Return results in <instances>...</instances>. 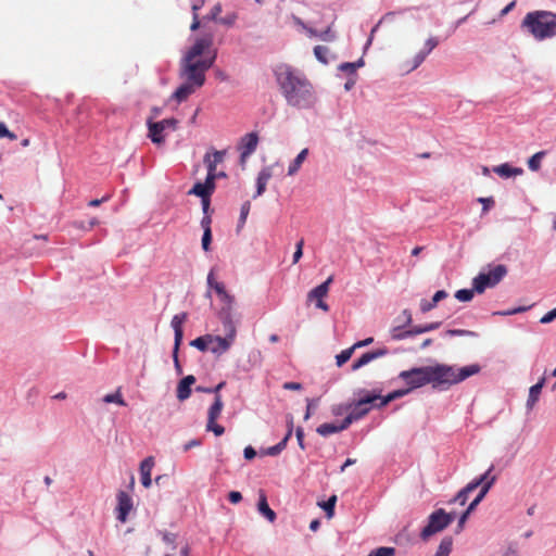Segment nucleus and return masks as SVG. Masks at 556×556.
<instances>
[{
  "label": "nucleus",
  "instance_id": "1",
  "mask_svg": "<svg viewBox=\"0 0 556 556\" xmlns=\"http://www.w3.org/2000/svg\"><path fill=\"white\" fill-rule=\"evenodd\" d=\"M481 366L470 364L464 367L437 363L430 366L413 367L399 374V378L405 381L410 393L415 389L431 384L434 390L447 391L452 386L460 383L469 377L479 374Z\"/></svg>",
  "mask_w": 556,
  "mask_h": 556
},
{
  "label": "nucleus",
  "instance_id": "2",
  "mask_svg": "<svg viewBox=\"0 0 556 556\" xmlns=\"http://www.w3.org/2000/svg\"><path fill=\"white\" fill-rule=\"evenodd\" d=\"M211 36L198 38L181 60L180 74L186 83L174 92L173 98L182 102L205 83V73L213 66L216 52L206 53L212 47Z\"/></svg>",
  "mask_w": 556,
  "mask_h": 556
},
{
  "label": "nucleus",
  "instance_id": "3",
  "mask_svg": "<svg viewBox=\"0 0 556 556\" xmlns=\"http://www.w3.org/2000/svg\"><path fill=\"white\" fill-rule=\"evenodd\" d=\"M280 90L288 104L296 108H308L314 101L313 86L299 70L290 65H280Z\"/></svg>",
  "mask_w": 556,
  "mask_h": 556
},
{
  "label": "nucleus",
  "instance_id": "4",
  "mask_svg": "<svg viewBox=\"0 0 556 556\" xmlns=\"http://www.w3.org/2000/svg\"><path fill=\"white\" fill-rule=\"evenodd\" d=\"M521 28L539 41L553 38L556 36V13L543 10L529 12L521 22Z\"/></svg>",
  "mask_w": 556,
  "mask_h": 556
},
{
  "label": "nucleus",
  "instance_id": "5",
  "mask_svg": "<svg viewBox=\"0 0 556 556\" xmlns=\"http://www.w3.org/2000/svg\"><path fill=\"white\" fill-rule=\"evenodd\" d=\"M456 518V513H447L438 508L428 516L427 525L420 531L422 541H428L432 535L446 529Z\"/></svg>",
  "mask_w": 556,
  "mask_h": 556
},
{
  "label": "nucleus",
  "instance_id": "6",
  "mask_svg": "<svg viewBox=\"0 0 556 556\" xmlns=\"http://www.w3.org/2000/svg\"><path fill=\"white\" fill-rule=\"evenodd\" d=\"M489 270L480 271L473 279L472 286L478 294H482L488 288L497 286L507 275L508 269L504 264L489 265Z\"/></svg>",
  "mask_w": 556,
  "mask_h": 556
},
{
  "label": "nucleus",
  "instance_id": "7",
  "mask_svg": "<svg viewBox=\"0 0 556 556\" xmlns=\"http://www.w3.org/2000/svg\"><path fill=\"white\" fill-rule=\"evenodd\" d=\"M147 126L149 130L148 137L151 139V141L155 144H163L165 141L164 131L166 129L176 130L178 126V119L172 117L160 122H154L152 118H148Z\"/></svg>",
  "mask_w": 556,
  "mask_h": 556
},
{
  "label": "nucleus",
  "instance_id": "8",
  "mask_svg": "<svg viewBox=\"0 0 556 556\" xmlns=\"http://www.w3.org/2000/svg\"><path fill=\"white\" fill-rule=\"evenodd\" d=\"M224 327L226 331L225 338L211 334L208 348L216 355L225 353L230 348L236 336V328L231 320L224 321Z\"/></svg>",
  "mask_w": 556,
  "mask_h": 556
},
{
  "label": "nucleus",
  "instance_id": "9",
  "mask_svg": "<svg viewBox=\"0 0 556 556\" xmlns=\"http://www.w3.org/2000/svg\"><path fill=\"white\" fill-rule=\"evenodd\" d=\"M224 154H225L224 151H215L212 155L206 154L204 156V163L206 164V167H207V176H206L204 184H202V185L205 186V188L208 190V192L211 194L215 190L216 167H217V164L223 162Z\"/></svg>",
  "mask_w": 556,
  "mask_h": 556
},
{
  "label": "nucleus",
  "instance_id": "10",
  "mask_svg": "<svg viewBox=\"0 0 556 556\" xmlns=\"http://www.w3.org/2000/svg\"><path fill=\"white\" fill-rule=\"evenodd\" d=\"M257 143L258 137L256 132L247 134L241 138L238 150L240 151V163L242 166L247 159L255 151Z\"/></svg>",
  "mask_w": 556,
  "mask_h": 556
},
{
  "label": "nucleus",
  "instance_id": "11",
  "mask_svg": "<svg viewBox=\"0 0 556 556\" xmlns=\"http://www.w3.org/2000/svg\"><path fill=\"white\" fill-rule=\"evenodd\" d=\"M215 292L217 293L220 302L223 303L222 307V315L224 318V321L231 320V311L235 305V298L233 295L229 294L224 285H215Z\"/></svg>",
  "mask_w": 556,
  "mask_h": 556
},
{
  "label": "nucleus",
  "instance_id": "12",
  "mask_svg": "<svg viewBox=\"0 0 556 556\" xmlns=\"http://www.w3.org/2000/svg\"><path fill=\"white\" fill-rule=\"evenodd\" d=\"M382 389H372L370 391H367L365 389H357L354 391V395H358L357 405L358 406H365L371 405V408H375V405L380 402Z\"/></svg>",
  "mask_w": 556,
  "mask_h": 556
},
{
  "label": "nucleus",
  "instance_id": "13",
  "mask_svg": "<svg viewBox=\"0 0 556 556\" xmlns=\"http://www.w3.org/2000/svg\"><path fill=\"white\" fill-rule=\"evenodd\" d=\"M132 508V500L131 497L124 491H121L117 494V519L121 522H125L127 520V516Z\"/></svg>",
  "mask_w": 556,
  "mask_h": 556
},
{
  "label": "nucleus",
  "instance_id": "14",
  "mask_svg": "<svg viewBox=\"0 0 556 556\" xmlns=\"http://www.w3.org/2000/svg\"><path fill=\"white\" fill-rule=\"evenodd\" d=\"M187 319V313L177 314L172 318L170 325L174 329L175 333V341L174 344H176V350H179V346L182 342L184 338V330L182 325Z\"/></svg>",
  "mask_w": 556,
  "mask_h": 556
},
{
  "label": "nucleus",
  "instance_id": "15",
  "mask_svg": "<svg viewBox=\"0 0 556 556\" xmlns=\"http://www.w3.org/2000/svg\"><path fill=\"white\" fill-rule=\"evenodd\" d=\"M257 511L270 522L276 520V513L269 507L266 494L263 490L258 491Z\"/></svg>",
  "mask_w": 556,
  "mask_h": 556
},
{
  "label": "nucleus",
  "instance_id": "16",
  "mask_svg": "<svg viewBox=\"0 0 556 556\" xmlns=\"http://www.w3.org/2000/svg\"><path fill=\"white\" fill-rule=\"evenodd\" d=\"M154 467V458L152 456H149L144 458L140 464V475H141V483L144 488H150L152 480H151V472Z\"/></svg>",
  "mask_w": 556,
  "mask_h": 556
},
{
  "label": "nucleus",
  "instance_id": "17",
  "mask_svg": "<svg viewBox=\"0 0 556 556\" xmlns=\"http://www.w3.org/2000/svg\"><path fill=\"white\" fill-rule=\"evenodd\" d=\"M195 382V378L192 375L182 378L177 387V397L179 401L187 400L191 394V386Z\"/></svg>",
  "mask_w": 556,
  "mask_h": 556
},
{
  "label": "nucleus",
  "instance_id": "18",
  "mask_svg": "<svg viewBox=\"0 0 556 556\" xmlns=\"http://www.w3.org/2000/svg\"><path fill=\"white\" fill-rule=\"evenodd\" d=\"M493 172L502 178H510L521 175L523 169L521 167L511 166L509 163H503L501 165L494 166Z\"/></svg>",
  "mask_w": 556,
  "mask_h": 556
},
{
  "label": "nucleus",
  "instance_id": "19",
  "mask_svg": "<svg viewBox=\"0 0 556 556\" xmlns=\"http://www.w3.org/2000/svg\"><path fill=\"white\" fill-rule=\"evenodd\" d=\"M407 394H408V390H405V389L393 390L386 395L381 394L380 402H378V404L375 405V408L381 409V408L386 407L387 405H389L391 402H393L397 399H401Z\"/></svg>",
  "mask_w": 556,
  "mask_h": 556
},
{
  "label": "nucleus",
  "instance_id": "20",
  "mask_svg": "<svg viewBox=\"0 0 556 556\" xmlns=\"http://www.w3.org/2000/svg\"><path fill=\"white\" fill-rule=\"evenodd\" d=\"M332 281H333V277L329 276L324 282H321L320 285L313 288L308 292V300L309 301H313L314 299L321 300L324 296H326Z\"/></svg>",
  "mask_w": 556,
  "mask_h": 556
},
{
  "label": "nucleus",
  "instance_id": "21",
  "mask_svg": "<svg viewBox=\"0 0 556 556\" xmlns=\"http://www.w3.org/2000/svg\"><path fill=\"white\" fill-rule=\"evenodd\" d=\"M545 377H542L535 384H533L529 390V395L527 400V407L532 408L534 404L539 401L542 389L545 384Z\"/></svg>",
  "mask_w": 556,
  "mask_h": 556
},
{
  "label": "nucleus",
  "instance_id": "22",
  "mask_svg": "<svg viewBox=\"0 0 556 556\" xmlns=\"http://www.w3.org/2000/svg\"><path fill=\"white\" fill-rule=\"evenodd\" d=\"M480 503L473 498L470 502V504L467 506V508L460 514V516L458 518L457 527H456V530H455V532L457 534L460 533L464 530L466 521L468 520L469 516L471 515L472 511H475V509L477 508V506Z\"/></svg>",
  "mask_w": 556,
  "mask_h": 556
},
{
  "label": "nucleus",
  "instance_id": "23",
  "mask_svg": "<svg viewBox=\"0 0 556 556\" xmlns=\"http://www.w3.org/2000/svg\"><path fill=\"white\" fill-rule=\"evenodd\" d=\"M223 407L224 403L222 400V395L215 396L214 403L211 405L207 412V421H216V419L220 416Z\"/></svg>",
  "mask_w": 556,
  "mask_h": 556
},
{
  "label": "nucleus",
  "instance_id": "24",
  "mask_svg": "<svg viewBox=\"0 0 556 556\" xmlns=\"http://www.w3.org/2000/svg\"><path fill=\"white\" fill-rule=\"evenodd\" d=\"M476 489L477 486H475L472 481H470L466 486H464L462 490L457 492V494L453 497L451 503H458L462 506L465 505L468 500V495Z\"/></svg>",
  "mask_w": 556,
  "mask_h": 556
},
{
  "label": "nucleus",
  "instance_id": "25",
  "mask_svg": "<svg viewBox=\"0 0 556 556\" xmlns=\"http://www.w3.org/2000/svg\"><path fill=\"white\" fill-rule=\"evenodd\" d=\"M308 155V149L305 148L300 151V153L295 156V159L291 162L288 168V175L292 176L299 172L303 162L306 160Z\"/></svg>",
  "mask_w": 556,
  "mask_h": 556
},
{
  "label": "nucleus",
  "instance_id": "26",
  "mask_svg": "<svg viewBox=\"0 0 556 556\" xmlns=\"http://www.w3.org/2000/svg\"><path fill=\"white\" fill-rule=\"evenodd\" d=\"M306 31L311 37H318L320 40L326 42L334 41L337 38L336 34L331 30L330 27H327L325 30L321 31H318L311 27L306 28Z\"/></svg>",
  "mask_w": 556,
  "mask_h": 556
},
{
  "label": "nucleus",
  "instance_id": "27",
  "mask_svg": "<svg viewBox=\"0 0 556 556\" xmlns=\"http://www.w3.org/2000/svg\"><path fill=\"white\" fill-rule=\"evenodd\" d=\"M337 500V495H331L328 500L318 502V506L325 511L328 519L334 516Z\"/></svg>",
  "mask_w": 556,
  "mask_h": 556
},
{
  "label": "nucleus",
  "instance_id": "28",
  "mask_svg": "<svg viewBox=\"0 0 556 556\" xmlns=\"http://www.w3.org/2000/svg\"><path fill=\"white\" fill-rule=\"evenodd\" d=\"M452 547L453 538L446 535L441 540L434 556H448L452 552Z\"/></svg>",
  "mask_w": 556,
  "mask_h": 556
},
{
  "label": "nucleus",
  "instance_id": "29",
  "mask_svg": "<svg viewBox=\"0 0 556 556\" xmlns=\"http://www.w3.org/2000/svg\"><path fill=\"white\" fill-rule=\"evenodd\" d=\"M406 325L395 326L391 329V338L395 341H401L406 338L413 337L412 329L404 330Z\"/></svg>",
  "mask_w": 556,
  "mask_h": 556
},
{
  "label": "nucleus",
  "instance_id": "30",
  "mask_svg": "<svg viewBox=\"0 0 556 556\" xmlns=\"http://www.w3.org/2000/svg\"><path fill=\"white\" fill-rule=\"evenodd\" d=\"M349 406L351 408L349 414H351L355 421L362 419L370 412V407L358 406L357 401L350 404Z\"/></svg>",
  "mask_w": 556,
  "mask_h": 556
},
{
  "label": "nucleus",
  "instance_id": "31",
  "mask_svg": "<svg viewBox=\"0 0 556 556\" xmlns=\"http://www.w3.org/2000/svg\"><path fill=\"white\" fill-rule=\"evenodd\" d=\"M316 432L321 437H329L331 434L338 433L339 428L334 422H325L317 427Z\"/></svg>",
  "mask_w": 556,
  "mask_h": 556
},
{
  "label": "nucleus",
  "instance_id": "32",
  "mask_svg": "<svg viewBox=\"0 0 556 556\" xmlns=\"http://www.w3.org/2000/svg\"><path fill=\"white\" fill-rule=\"evenodd\" d=\"M441 326V321H434L426 325H417L412 327V334L417 336L426 332H430L432 330L438 329Z\"/></svg>",
  "mask_w": 556,
  "mask_h": 556
},
{
  "label": "nucleus",
  "instance_id": "33",
  "mask_svg": "<svg viewBox=\"0 0 556 556\" xmlns=\"http://www.w3.org/2000/svg\"><path fill=\"white\" fill-rule=\"evenodd\" d=\"M330 53V50L326 46H316L314 47V55L315 58L323 64L327 65L329 64L328 55Z\"/></svg>",
  "mask_w": 556,
  "mask_h": 556
},
{
  "label": "nucleus",
  "instance_id": "34",
  "mask_svg": "<svg viewBox=\"0 0 556 556\" xmlns=\"http://www.w3.org/2000/svg\"><path fill=\"white\" fill-rule=\"evenodd\" d=\"M545 151H539L534 153L529 160H528V167L532 172H536L541 167L542 159L545 155Z\"/></svg>",
  "mask_w": 556,
  "mask_h": 556
},
{
  "label": "nucleus",
  "instance_id": "35",
  "mask_svg": "<svg viewBox=\"0 0 556 556\" xmlns=\"http://www.w3.org/2000/svg\"><path fill=\"white\" fill-rule=\"evenodd\" d=\"M372 361H374L372 356H371L370 352L368 351V352L362 354L357 359H355L352 363L351 369L353 371H356Z\"/></svg>",
  "mask_w": 556,
  "mask_h": 556
},
{
  "label": "nucleus",
  "instance_id": "36",
  "mask_svg": "<svg viewBox=\"0 0 556 556\" xmlns=\"http://www.w3.org/2000/svg\"><path fill=\"white\" fill-rule=\"evenodd\" d=\"M210 341H211V334H205V336L198 337L197 339L192 340L190 342V345L197 348L198 350H200L202 352H204L206 350L210 351V348H208Z\"/></svg>",
  "mask_w": 556,
  "mask_h": 556
},
{
  "label": "nucleus",
  "instance_id": "37",
  "mask_svg": "<svg viewBox=\"0 0 556 556\" xmlns=\"http://www.w3.org/2000/svg\"><path fill=\"white\" fill-rule=\"evenodd\" d=\"M475 293H477V291L475 290V287L472 286L471 289H459L455 292L454 296L459 301V302H469L472 300Z\"/></svg>",
  "mask_w": 556,
  "mask_h": 556
},
{
  "label": "nucleus",
  "instance_id": "38",
  "mask_svg": "<svg viewBox=\"0 0 556 556\" xmlns=\"http://www.w3.org/2000/svg\"><path fill=\"white\" fill-rule=\"evenodd\" d=\"M495 481H496V476L493 475V477H491L488 482H485L483 485H480L481 489H480L478 495L475 497V500L478 501L479 503H481L483 501V498L485 497V495L488 494V492L493 486V484L495 483Z\"/></svg>",
  "mask_w": 556,
  "mask_h": 556
},
{
  "label": "nucleus",
  "instance_id": "39",
  "mask_svg": "<svg viewBox=\"0 0 556 556\" xmlns=\"http://www.w3.org/2000/svg\"><path fill=\"white\" fill-rule=\"evenodd\" d=\"M103 402L115 403L121 406H126V402L124 401L122 393H121V388H118L115 393L106 394L103 397Z\"/></svg>",
  "mask_w": 556,
  "mask_h": 556
},
{
  "label": "nucleus",
  "instance_id": "40",
  "mask_svg": "<svg viewBox=\"0 0 556 556\" xmlns=\"http://www.w3.org/2000/svg\"><path fill=\"white\" fill-rule=\"evenodd\" d=\"M353 352H354V348H352V346L341 351L336 356V364H337V366L338 367L343 366L352 357Z\"/></svg>",
  "mask_w": 556,
  "mask_h": 556
},
{
  "label": "nucleus",
  "instance_id": "41",
  "mask_svg": "<svg viewBox=\"0 0 556 556\" xmlns=\"http://www.w3.org/2000/svg\"><path fill=\"white\" fill-rule=\"evenodd\" d=\"M250 210H251V203H250V201H245L241 205L240 217H239V223H238V227H237L238 231L244 226L245 220L249 216Z\"/></svg>",
  "mask_w": 556,
  "mask_h": 556
},
{
  "label": "nucleus",
  "instance_id": "42",
  "mask_svg": "<svg viewBox=\"0 0 556 556\" xmlns=\"http://www.w3.org/2000/svg\"><path fill=\"white\" fill-rule=\"evenodd\" d=\"M189 194H194L201 198V200L205 198H210L211 193L205 188V186L202 185V182H197L192 189L189 191Z\"/></svg>",
  "mask_w": 556,
  "mask_h": 556
},
{
  "label": "nucleus",
  "instance_id": "43",
  "mask_svg": "<svg viewBox=\"0 0 556 556\" xmlns=\"http://www.w3.org/2000/svg\"><path fill=\"white\" fill-rule=\"evenodd\" d=\"M445 336H448V337H472V338H476V337H478V333L475 332V331H471V330H466V329H447L445 331Z\"/></svg>",
  "mask_w": 556,
  "mask_h": 556
},
{
  "label": "nucleus",
  "instance_id": "44",
  "mask_svg": "<svg viewBox=\"0 0 556 556\" xmlns=\"http://www.w3.org/2000/svg\"><path fill=\"white\" fill-rule=\"evenodd\" d=\"M394 12H388L387 14H384L382 16V18L372 27L371 31H370V36L368 38V40L366 41V45H365V50L371 45L372 42V36L377 31L378 27L380 26V24L384 21H389V20H392L393 16H394Z\"/></svg>",
  "mask_w": 556,
  "mask_h": 556
},
{
  "label": "nucleus",
  "instance_id": "45",
  "mask_svg": "<svg viewBox=\"0 0 556 556\" xmlns=\"http://www.w3.org/2000/svg\"><path fill=\"white\" fill-rule=\"evenodd\" d=\"M493 469H494V466L491 465L490 468L485 472H483L482 475H480V476L476 477L473 480H471L472 483L475 484V486H477V489L480 485H483L485 482H488L491 477H493L491 475Z\"/></svg>",
  "mask_w": 556,
  "mask_h": 556
},
{
  "label": "nucleus",
  "instance_id": "46",
  "mask_svg": "<svg viewBox=\"0 0 556 556\" xmlns=\"http://www.w3.org/2000/svg\"><path fill=\"white\" fill-rule=\"evenodd\" d=\"M530 308V306H518V307H514L511 309H507V311H496L493 313V315H496V316H511V315H516V314H519V313H523L526 311H528Z\"/></svg>",
  "mask_w": 556,
  "mask_h": 556
},
{
  "label": "nucleus",
  "instance_id": "47",
  "mask_svg": "<svg viewBox=\"0 0 556 556\" xmlns=\"http://www.w3.org/2000/svg\"><path fill=\"white\" fill-rule=\"evenodd\" d=\"M395 549L393 547L382 546L369 553V556H394Z\"/></svg>",
  "mask_w": 556,
  "mask_h": 556
},
{
  "label": "nucleus",
  "instance_id": "48",
  "mask_svg": "<svg viewBox=\"0 0 556 556\" xmlns=\"http://www.w3.org/2000/svg\"><path fill=\"white\" fill-rule=\"evenodd\" d=\"M338 70L348 73L349 77H357L355 66L352 62H343L338 66Z\"/></svg>",
  "mask_w": 556,
  "mask_h": 556
},
{
  "label": "nucleus",
  "instance_id": "49",
  "mask_svg": "<svg viewBox=\"0 0 556 556\" xmlns=\"http://www.w3.org/2000/svg\"><path fill=\"white\" fill-rule=\"evenodd\" d=\"M439 45V40L435 37H430L426 40L421 51L428 55Z\"/></svg>",
  "mask_w": 556,
  "mask_h": 556
},
{
  "label": "nucleus",
  "instance_id": "50",
  "mask_svg": "<svg viewBox=\"0 0 556 556\" xmlns=\"http://www.w3.org/2000/svg\"><path fill=\"white\" fill-rule=\"evenodd\" d=\"M206 430L212 431L216 437H220L225 432V428L223 426L216 424V421H212V424H211V421H207Z\"/></svg>",
  "mask_w": 556,
  "mask_h": 556
},
{
  "label": "nucleus",
  "instance_id": "51",
  "mask_svg": "<svg viewBox=\"0 0 556 556\" xmlns=\"http://www.w3.org/2000/svg\"><path fill=\"white\" fill-rule=\"evenodd\" d=\"M3 137L9 138L11 141L17 139L16 135L13 134L12 131H10L7 127V125L3 122H1L0 123V138H3Z\"/></svg>",
  "mask_w": 556,
  "mask_h": 556
},
{
  "label": "nucleus",
  "instance_id": "52",
  "mask_svg": "<svg viewBox=\"0 0 556 556\" xmlns=\"http://www.w3.org/2000/svg\"><path fill=\"white\" fill-rule=\"evenodd\" d=\"M303 244H304L303 239H301L296 243L295 251L293 253L292 264H296L300 261V258L302 257V255H303Z\"/></svg>",
  "mask_w": 556,
  "mask_h": 556
},
{
  "label": "nucleus",
  "instance_id": "53",
  "mask_svg": "<svg viewBox=\"0 0 556 556\" xmlns=\"http://www.w3.org/2000/svg\"><path fill=\"white\" fill-rule=\"evenodd\" d=\"M222 12L220 3H216L212 9L210 14L206 16L207 20H212L214 22H219L218 15Z\"/></svg>",
  "mask_w": 556,
  "mask_h": 556
},
{
  "label": "nucleus",
  "instance_id": "54",
  "mask_svg": "<svg viewBox=\"0 0 556 556\" xmlns=\"http://www.w3.org/2000/svg\"><path fill=\"white\" fill-rule=\"evenodd\" d=\"M478 202L482 204L483 212H488L495 204V201L492 197L479 198Z\"/></svg>",
  "mask_w": 556,
  "mask_h": 556
},
{
  "label": "nucleus",
  "instance_id": "55",
  "mask_svg": "<svg viewBox=\"0 0 556 556\" xmlns=\"http://www.w3.org/2000/svg\"><path fill=\"white\" fill-rule=\"evenodd\" d=\"M211 241H212V230L205 229V231H203V237H202V248L204 251L210 250Z\"/></svg>",
  "mask_w": 556,
  "mask_h": 556
},
{
  "label": "nucleus",
  "instance_id": "56",
  "mask_svg": "<svg viewBox=\"0 0 556 556\" xmlns=\"http://www.w3.org/2000/svg\"><path fill=\"white\" fill-rule=\"evenodd\" d=\"M354 421L355 420L351 416V414H348L340 424H337L339 431L341 432V431L348 429Z\"/></svg>",
  "mask_w": 556,
  "mask_h": 556
},
{
  "label": "nucleus",
  "instance_id": "57",
  "mask_svg": "<svg viewBox=\"0 0 556 556\" xmlns=\"http://www.w3.org/2000/svg\"><path fill=\"white\" fill-rule=\"evenodd\" d=\"M437 305H438V304H437V303H434V301H433V300H431V301H427V300L422 299V300L420 301V311H421L422 313H427V312H430L431 309H433Z\"/></svg>",
  "mask_w": 556,
  "mask_h": 556
},
{
  "label": "nucleus",
  "instance_id": "58",
  "mask_svg": "<svg viewBox=\"0 0 556 556\" xmlns=\"http://www.w3.org/2000/svg\"><path fill=\"white\" fill-rule=\"evenodd\" d=\"M554 319H556V307L548 311L545 315H543L540 319L541 324H549Z\"/></svg>",
  "mask_w": 556,
  "mask_h": 556
},
{
  "label": "nucleus",
  "instance_id": "59",
  "mask_svg": "<svg viewBox=\"0 0 556 556\" xmlns=\"http://www.w3.org/2000/svg\"><path fill=\"white\" fill-rule=\"evenodd\" d=\"M427 58V55L420 50L413 59L412 70L417 68Z\"/></svg>",
  "mask_w": 556,
  "mask_h": 556
},
{
  "label": "nucleus",
  "instance_id": "60",
  "mask_svg": "<svg viewBox=\"0 0 556 556\" xmlns=\"http://www.w3.org/2000/svg\"><path fill=\"white\" fill-rule=\"evenodd\" d=\"M236 20H237V14L236 13H231V14H228L227 16H225V17L219 18L218 23H220L223 25H227V26H232L235 24Z\"/></svg>",
  "mask_w": 556,
  "mask_h": 556
},
{
  "label": "nucleus",
  "instance_id": "61",
  "mask_svg": "<svg viewBox=\"0 0 556 556\" xmlns=\"http://www.w3.org/2000/svg\"><path fill=\"white\" fill-rule=\"evenodd\" d=\"M369 352H370L374 361L389 354V350L387 348H380V349L369 351Z\"/></svg>",
  "mask_w": 556,
  "mask_h": 556
},
{
  "label": "nucleus",
  "instance_id": "62",
  "mask_svg": "<svg viewBox=\"0 0 556 556\" xmlns=\"http://www.w3.org/2000/svg\"><path fill=\"white\" fill-rule=\"evenodd\" d=\"M271 177V173L268 168H264L260 174H258V177H257V180L267 185L268 180L270 179Z\"/></svg>",
  "mask_w": 556,
  "mask_h": 556
},
{
  "label": "nucleus",
  "instance_id": "63",
  "mask_svg": "<svg viewBox=\"0 0 556 556\" xmlns=\"http://www.w3.org/2000/svg\"><path fill=\"white\" fill-rule=\"evenodd\" d=\"M503 556H519L518 546L516 543H510Z\"/></svg>",
  "mask_w": 556,
  "mask_h": 556
},
{
  "label": "nucleus",
  "instance_id": "64",
  "mask_svg": "<svg viewBox=\"0 0 556 556\" xmlns=\"http://www.w3.org/2000/svg\"><path fill=\"white\" fill-rule=\"evenodd\" d=\"M228 500L232 504H238L242 501V494L238 491H231L228 494Z\"/></svg>",
  "mask_w": 556,
  "mask_h": 556
}]
</instances>
